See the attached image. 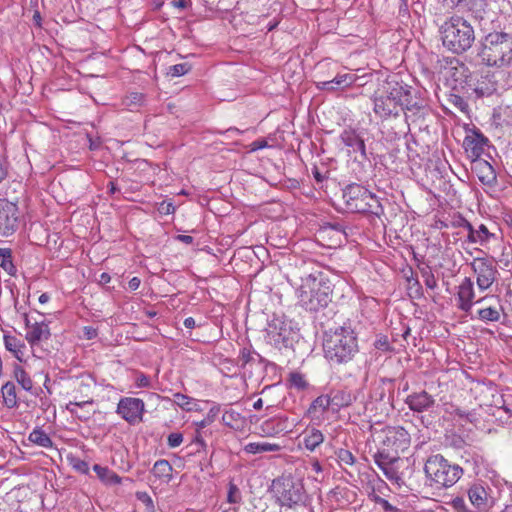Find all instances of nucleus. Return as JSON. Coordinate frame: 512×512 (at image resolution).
<instances>
[{"label":"nucleus","instance_id":"obj_60","mask_svg":"<svg viewBox=\"0 0 512 512\" xmlns=\"http://www.w3.org/2000/svg\"><path fill=\"white\" fill-rule=\"evenodd\" d=\"M379 468L383 471V473L387 479H389V480H398L399 479L398 472L395 468V464L385 465V466H381Z\"/></svg>","mask_w":512,"mask_h":512},{"label":"nucleus","instance_id":"obj_54","mask_svg":"<svg viewBox=\"0 0 512 512\" xmlns=\"http://www.w3.org/2000/svg\"><path fill=\"white\" fill-rule=\"evenodd\" d=\"M70 464L72 465L73 469H75L77 472L84 475L89 474V465L85 460H82L78 457H72L70 458Z\"/></svg>","mask_w":512,"mask_h":512},{"label":"nucleus","instance_id":"obj_6","mask_svg":"<svg viewBox=\"0 0 512 512\" xmlns=\"http://www.w3.org/2000/svg\"><path fill=\"white\" fill-rule=\"evenodd\" d=\"M343 199L346 208L353 213H369L380 217L384 213L378 197L366 187L351 183L343 189Z\"/></svg>","mask_w":512,"mask_h":512},{"label":"nucleus","instance_id":"obj_32","mask_svg":"<svg viewBox=\"0 0 512 512\" xmlns=\"http://www.w3.org/2000/svg\"><path fill=\"white\" fill-rule=\"evenodd\" d=\"M330 408L332 409V404L330 401L329 393L322 394V395L318 396L317 398H315L311 402V404L307 410V415L309 417H311L312 419H314V418L319 419L320 416L323 415Z\"/></svg>","mask_w":512,"mask_h":512},{"label":"nucleus","instance_id":"obj_45","mask_svg":"<svg viewBox=\"0 0 512 512\" xmlns=\"http://www.w3.org/2000/svg\"><path fill=\"white\" fill-rule=\"evenodd\" d=\"M339 465L343 468L345 465L352 466L356 462V458L350 450L340 448L336 452Z\"/></svg>","mask_w":512,"mask_h":512},{"label":"nucleus","instance_id":"obj_43","mask_svg":"<svg viewBox=\"0 0 512 512\" xmlns=\"http://www.w3.org/2000/svg\"><path fill=\"white\" fill-rule=\"evenodd\" d=\"M409 272L410 275H406L409 296L412 298H420L422 296V286L418 279L414 277V272L411 268Z\"/></svg>","mask_w":512,"mask_h":512},{"label":"nucleus","instance_id":"obj_10","mask_svg":"<svg viewBox=\"0 0 512 512\" xmlns=\"http://www.w3.org/2000/svg\"><path fill=\"white\" fill-rule=\"evenodd\" d=\"M505 72L498 70L495 72H483L473 84L472 90L477 97H489L498 91L499 88L512 86L510 79L504 80Z\"/></svg>","mask_w":512,"mask_h":512},{"label":"nucleus","instance_id":"obj_64","mask_svg":"<svg viewBox=\"0 0 512 512\" xmlns=\"http://www.w3.org/2000/svg\"><path fill=\"white\" fill-rule=\"evenodd\" d=\"M150 384H151L150 378L147 375H145L144 373L137 374L136 379H135V385L138 388L149 387Z\"/></svg>","mask_w":512,"mask_h":512},{"label":"nucleus","instance_id":"obj_29","mask_svg":"<svg viewBox=\"0 0 512 512\" xmlns=\"http://www.w3.org/2000/svg\"><path fill=\"white\" fill-rule=\"evenodd\" d=\"M13 377L25 391L30 392L32 395L39 397L43 392L42 388H35L33 386V381L29 374L18 364L13 366Z\"/></svg>","mask_w":512,"mask_h":512},{"label":"nucleus","instance_id":"obj_4","mask_svg":"<svg viewBox=\"0 0 512 512\" xmlns=\"http://www.w3.org/2000/svg\"><path fill=\"white\" fill-rule=\"evenodd\" d=\"M442 44L455 54L467 51L475 40L473 27L461 17H452L440 28Z\"/></svg>","mask_w":512,"mask_h":512},{"label":"nucleus","instance_id":"obj_14","mask_svg":"<svg viewBox=\"0 0 512 512\" xmlns=\"http://www.w3.org/2000/svg\"><path fill=\"white\" fill-rule=\"evenodd\" d=\"M291 327L280 319H273L267 328V341L277 349L289 348L293 345Z\"/></svg>","mask_w":512,"mask_h":512},{"label":"nucleus","instance_id":"obj_47","mask_svg":"<svg viewBox=\"0 0 512 512\" xmlns=\"http://www.w3.org/2000/svg\"><path fill=\"white\" fill-rule=\"evenodd\" d=\"M474 237L475 240L472 243L483 245L487 243L491 237H494V234L491 233L484 224H480L479 227L475 229Z\"/></svg>","mask_w":512,"mask_h":512},{"label":"nucleus","instance_id":"obj_26","mask_svg":"<svg viewBox=\"0 0 512 512\" xmlns=\"http://www.w3.org/2000/svg\"><path fill=\"white\" fill-rule=\"evenodd\" d=\"M468 497L478 512L488 511L490 507L488 493L481 484L475 483L471 485L468 489Z\"/></svg>","mask_w":512,"mask_h":512},{"label":"nucleus","instance_id":"obj_21","mask_svg":"<svg viewBox=\"0 0 512 512\" xmlns=\"http://www.w3.org/2000/svg\"><path fill=\"white\" fill-rule=\"evenodd\" d=\"M341 141L347 148L349 157L354 158H367L364 140L353 130H344L341 133Z\"/></svg>","mask_w":512,"mask_h":512},{"label":"nucleus","instance_id":"obj_7","mask_svg":"<svg viewBox=\"0 0 512 512\" xmlns=\"http://www.w3.org/2000/svg\"><path fill=\"white\" fill-rule=\"evenodd\" d=\"M272 493L280 507L297 509L306 506L308 495L304 485L292 476H281L273 480Z\"/></svg>","mask_w":512,"mask_h":512},{"label":"nucleus","instance_id":"obj_48","mask_svg":"<svg viewBox=\"0 0 512 512\" xmlns=\"http://www.w3.org/2000/svg\"><path fill=\"white\" fill-rule=\"evenodd\" d=\"M220 410H221L220 405L219 404H214L209 409V411H208L207 415L205 416V418L197 423V426L199 428H205L206 426H208L211 423H213L216 420V418L218 417V415L220 413Z\"/></svg>","mask_w":512,"mask_h":512},{"label":"nucleus","instance_id":"obj_27","mask_svg":"<svg viewBox=\"0 0 512 512\" xmlns=\"http://www.w3.org/2000/svg\"><path fill=\"white\" fill-rule=\"evenodd\" d=\"M329 396L333 412L352 405L357 399L356 395L347 388L333 389L330 391Z\"/></svg>","mask_w":512,"mask_h":512},{"label":"nucleus","instance_id":"obj_13","mask_svg":"<svg viewBox=\"0 0 512 512\" xmlns=\"http://www.w3.org/2000/svg\"><path fill=\"white\" fill-rule=\"evenodd\" d=\"M394 391V379L380 378L371 387L369 404H379L382 411H388L389 408H393Z\"/></svg>","mask_w":512,"mask_h":512},{"label":"nucleus","instance_id":"obj_56","mask_svg":"<svg viewBox=\"0 0 512 512\" xmlns=\"http://www.w3.org/2000/svg\"><path fill=\"white\" fill-rule=\"evenodd\" d=\"M346 228H347L346 225L343 222H339V221L325 222L322 225V229H324V230H327V229L333 230L335 232L343 234L345 236V238L347 237Z\"/></svg>","mask_w":512,"mask_h":512},{"label":"nucleus","instance_id":"obj_39","mask_svg":"<svg viewBox=\"0 0 512 512\" xmlns=\"http://www.w3.org/2000/svg\"><path fill=\"white\" fill-rule=\"evenodd\" d=\"M0 267L10 276H16L17 268L13 263L12 250L0 248Z\"/></svg>","mask_w":512,"mask_h":512},{"label":"nucleus","instance_id":"obj_31","mask_svg":"<svg viewBox=\"0 0 512 512\" xmlns=\"http://www.w3.org/2000/svg\"><path fill=\"white\" fill-rule=\"evenodd\" d=\"M488 300H493L494 304L478 309L477 317L484 322H497L500 319V312L503 308L498 298L488 297Z\"/></svg>","mask_w":512,"mask_h":512},{"label":"nucleus","instance_id":"obj_22","mask_svg":"<svg viewBox=\"0 0 512 512\" xmlns=\"http://www.w3.org/2000/svg\"><path fill=\"white\" fill-rule=\"evenodd\" d=\"M405 403L413 412H431L436 405V400L427 391L414 392L407 396Z\"/></svg>","mask_w":512,"mask_h":512},{"label":"nucleus","instance_id":"obj_38","mask_svg":"<svg viewBox=\"0 0 512 512\" xmlns=\"http://www.w3.org/2000/svg\"><path fill=\"white\" fill-rule=\"evenodd\" d=\"M28 440L31 443L42 448L53 447V441L51 440L49 435L39 427L33 429V431L28 436Z\"/></svg>","mask_w":512,"mask_h":512},{"label":"nucleus","instance_id":"obj_30","mask_svg":"<svg viewBox=\"0 0 512 512\" xmlns=\"http://www.w3.org/2000/svg\"><path fill=\"white\" fill-rule=\"evenodd\" d=\"M51 336L48 325L44 322H35L26 333V340L31 346L39 344L41 341L48 340Z\"/></svg>","mask_w":512,"mask_h":512},{"label":"nucleus","instance_id":"obj_63","mask_svg":"<svg viewBox=\"0 0 512 512\" xmlns=\"http://www.w3.org/2000/svg\"><path fill=\"white\" fill-rule=\"evenodd\" d=\"M450 504L456 512H468L466 503L462 497H455Z\"/></svg>","mask_w":512,"mask_h":512},{"label":"nucleus","instance_id":"obj_1","mask_svg":"<svg viewBox=\"0 0 512 512\" xmlns=\"http://www.w3.org/2000/svg\"><path fill=\"white\" fill-rule=\"evenodd\" d=\"M324 356L331 365H345L353 361L359 352L355 332L348 327H337L325 333Z\"/></svg>","mask_w":512,"mask_h":512},{"label":"nucleus","instance_id":"obj_49","mask_svg":"<svg viewBox=\"0 0 512 512\" xmlns=\"http://www.w3.org/2000/svg\"><path fill=\"white\" fill-rule=\"evenodd\" d=\"M227 501L231 504H239L242 501L241 491L233 481L228 483Z\"/></svg>","mask_w":512,"mask_h":512},{"label":"nucleus","instance_id":"obj_19","mask_svg":"<svg viewBox=\"0 0 512 512\" xmlns=\"http://www.w3.org/2000/svg\"><path fill=\"white\" fill-rule=\"evenodd\" d=\"M475 291L474 282L470 277H465L457 287V308L465 313H470L475 303H486L488 297H482L481 299L474 301Z\"/></svg>","mask_w":512,"mask_h":512},{"label":"nucleus","instance_id":"obj_59","mask_svg":"<svg viewBox=\"0 0 512 512\" xmlns=\"http://www.w3.org/2000/svg\"><path fill=\"white\" fill-rule=\"evenodd\" d=\"M183 442V435L179 432L170 433L167 437V444L170 448H175Z\"/></svg>","mask_w":512,"mask_h":512},{"label":"nucleus","instance_id":"obj_42","mask_svg":"<svg viewBox=\"0 0 512 512\" xmlns=\"http://www.w3.org/2000/svg\"><path fill=\"white\" fill-rule=\"evenodd\" d=\"M451 411H447L454 418H458V420L463 421L465 423H474L477 421V416L474 411H467L460 407H451Z\"/></svg>","mask_w":512,"mask_h":512},{"label":"nucleus","instance_id":"obj_53","mask_svg":"<svg viewBox=\"0 0 512 512\" xmlns=\"http://www.w3.org/2000/svg\"><path fill=\"white\" fill-rule=\"evenodd\" d=\"M373 345H374L375 349L385 352V353L394 351L393 347L390 345L388 337L385 335L377 336Z\"/></svg>","mask_w":512,"mask_h":512},{"label":"nucleus","instance_id":"obj_18","mask_svg":"<svg viewBox=\"0 0 512 512\" xmlns=\"http://www.w3.org/2000/svg\"><path fill=\"white\" fill-rule=\"evenodd\" d=\"M19 225L18 207L6 199H0V236L8 237Z\"/></svg>","mask_w":512,"mask_h":512},{"label":"nucleus","instance_id":"obj_55","mask_svg":"<svg viewBox=\"0 0 512 512\" xmlns=\"http://www.w3.org/2000/svg\"><path fill=\"white\" fill-rule=\"evenodd\" d=\"M174 397V403L177 404L180 408L186 411H191L192 407L190 406L192 402V398L188 397L187 395H184L182 393H175L173 395Z\"/></svg>","mask_w":512,"mask_h":512},{"label":"nucleus","instance_id":"obj_5","mask_svg":"<svg viewBox=\"0 0 512 512\" xmlns=\"http://www.w3.org/2000/svg\"><path fill=\"white\" fill-rule=\"evenodd\" d=\"M479 57L488 66H512V37L504 32L488 34Z\"/></svg>","mask_w":512,"mask_h":512},{"label":"nucleus","instance_id":"obj_23","mask_svg":"<svg viewBox=\"0 0 512 512\" xmlns=\"http://www.w3.org/2000/svg\"><path fill=\"white\" fill-rule=\"evenodd\" d=\"M471 170L477 175L479 181L488 186L497 183L498 162H468Z\"/></svg>","mask_w":512,"mask_h":512},{"label":"nucleus","instance_id":"obj_41","mask_svg":"<svg viewBox=\"0 0 512 512\" xmlns=\"http://www.w3.org/2000/svg\"><path fill=\"white\" fill-rule=\"evenodd\" d=\"M94 403V400L91 398V399H88V400H85V401H70L67 405H66V410L69 411V413L72 415V416H75L76 418H78L79 420L81 421H85V420H88L90 418V415H79L78 411H77V407L79 408H84L85 406L87 405H92Z\"/></svg>","mask_w":512,"mask_h":512},{"label":"nucleus","instance_id":"obj_25","mask_svg":"<svg viewBox=\"0 0 512 512\" xmlns=\"http://www.w3.org/2000/svg\"><path fill=\"white\" fill-rule=\"evenodd\" d=\"M356 80V76L351 73L337 74L328 81L316 82V87L323 91H337L350 87Z\"/></svg>","mask_w":512,"mask_h":512},{"label":"nucleus","instance_id":"obj_46","mask_svg":"<svg viewBox=\"0 0 512 512\" xmlns=\"http://www.w3.org/2000/svg\"><path fill=\"white\" fill-rule=\"evenodd\" d=\"M289 382L291 387L297 390H306L309 387V383L305 379V376L300 372H291L289 375Z\"/></svg>","mask_w":512,"mask_h":512},{"label":"nucleus","instance_id":"obj_20","mask_svg":"<svg viewBox=\"0 0 512 512\" xmlns=\"http://www.w3.org/2000/svg\"><path fill=\"white\" fill-rule=\"evenodd\" d=\"M357 167L353 168L360 181H373L375 184L381 182L387 174L384 162H355Z\"/></svg>","mask_w":512,"mask_h":512},{"label":"nucleus","instance_id":"obj_50","mask_svg":"<svg viewBox=\"0 0 512 512\" xmlns=\"http://www.w3.org/2000/svg\"><path fill=\"white\" fill-rule=\"evenodd\" d=\"M326 162H321V166L313 165L312 174L318 184L328 179L329 169Z\"/></svg>","mask_w":512,"mask_h":512},{"label":"nucleus","instance_id":"obj_40","mask_svg":"<svg viewBox=\"0 0 512 512\" xmlns=\"http://www.w3.org/2000/svg\"><path fill=\"white\" fill-rule=\"evenodd\" d=\"M172 470L173 468L167 460L160 459L154 463L152 473L159 479L165 478L167 481H170L172 478Z\"/></svg>","mask_w":512,"mask_h":512},{"label":"nucleus","instance_id":"obj_52","mask_svg":"<svg viewBox=\"0 0 512 512\" xmlns=\"http://www.w3.org/2000/svg\"><path fill=\"white\" fill-rule=\"evenodd\" d=\"M191 70V65L188 63L175 64L169 67L168 75L172 77H180L187 74Z\"/></svg>","mask_w":512,"mask_h":512},{"label":"nucleus","instance_id":"obj_58","mask_svg":"<svg viewBox=\"0 0 512 512\" xmlns=\"http://www.w3.org/2000/svg\"><path fill=\"white\" fill-rule=\"evenodd\" d=\"M157 210L162 215H170L175 212L176 208L171 201L164 200L158 204Z\"/></svg>","mask_w":512,"mask_h":512},{"label":"nucleus","instance_id":"obj_36","mask_svg":"<svg viewBox=\"0 0 512 512\" xmlns=\"http://www.w3.org/2000/svg\"><path fill=\"white\" fill-rule=\"evenodd\" d=\"M1 393L3 397V404L7 408L12 409L18 407L16 386L12 381H8L2 386Z\"/></svg>","mask_w":512,"mask_h":512},{"label":"nucleus","instance_id":"obj_17","mask_svg":"<svg viewBox=\"0 0 512 512\" xmlns=\"http://www.w3.org/2000/svg\"><path fill=\"white\" fill-rule=\"evenodd\" d=\"M464 148L472 157V160H485L483 157L493 160L492 152L495 149L490 146L488 139L481 133H473L464 139Z\"/></svg>","mask_w":512,"mask_h":512},{"label":"nucleus","instance_id":"obj_11","mask_svg":"<svg viewBox=\"0 0 512 512\" xmlns=\"http://www.w3.org/2000/svg\"><path fill=\"white\" fill-rule=\"evenodd\" d=\"M402 110L405 112V118L409 126L413 125L419 130L428 127L425 120L430 114V109L424 100L412 97L409 87L408 95L403 97V101H401Z\"/></svg>","mask_w":512,"mask_h":512},{"label":"nucleus","instance_id":"obj_15","mask_svg":"<svg viewBox=\"0 0 512 512\" xmlns=\"http://www.w3.org/2000/svg\"><path fill=\"white\" fill-rule=\"evenodd\" d=\"M410 441V434L403 427H387L383 430L381 445L385 447V450H390L399 455L400 452L409 448Z\"/></svg>","mask_w":512,"mask_h":512},{"label":"nucleus","instance_id":"obj_8","mask_svg":"<svg viewBox=\"0 0 512 512\" xmlns=\"http://www.w3.org/2000/svg\"><path fill=\"white\" fill-rule=\"evenodd\" d=\"M406 95H408V86L397 82L389 83L386 92L374 99L375 114L381 118L397 116L401 111V101Z\"/></svg>","mask_w":512,"mask_h":512},{"label":"nucleus","instance_id":"obj_33","mask_svg":"<svg viewBox=\"0 0 512 512\" xmlns=\"http://www.w3.org/2000/svg\"><path fill=\"white\" fill-rule=\"evenodd\" d=\"M4 345L5 348L11 352L16 359H18L20 362L24 361L26 345L22 340L12 335H4Z\"/></svg>","mask_w":512,"mask_h":512},{"label":"nucleus","instance_id":"obj_9","mask_svg":"<svg viewBox=\"0 0 512 512\" xmlns=\"http://www.w3.org/2000/svg\"><path fill=\"white\" fill-rule=\"evenodd\" d=\"M410 170L417 181L423 184L435 185L453 172L449 162H411Z\"/></svg>","mask_w":512,"mask_h":512},{"label":"nucleus","instance_id":"obj_44","mask_svg":"<svg viewBox=\"0 0 512 512\" xmlns=\"http://www.w3.org/2000/svg\"><path fill=\"white\" fill-rule=\"evenodd\" d=\"M255 353L256 352L252 351L250 348H242L238 356L239 366L243 369H247L248 366H252V364L256 363Z\"/></svg>","mask_w":512,"mask_h":512},{"label":"nucleus","instance_id":"obj_57","mask_svg":"<svg viewBox=\"0 0 512 512\" xmlns=\"http://www.w3.org/2000/svg\"><path fill=\"white\" fill-rule=\"evenodd\" d=\"M422 277L424 278V283L427 288L431 290L437 288V280L429 268L422 270Z\"/></svg>","mask_w":512,"mask_h":512},{"label":"nucleus","instance_id":"obj_61","mask_svg":"<svg viewBox=\"0 0 512 512\" xmlns=\"http://www.w3.org/2000/svg\"><path fill=\"white\" fill-rule=\"evenodd\" d=\"M137 498L146 505L147 512H154L153 500L146 492H138Z\"/></svg>","mask_w":512,"mask_h":512},{"label":"nucleus","instance_id":"obj_51","mask_svg":"<svg viewBox=\"0 0 512 512\" xmlns=\"http://www.w3.org/2000/svg\"><path fill=\"white\" fill-rule=\"evenodd\" d=\"M240 418V413L234 410H229L225 411L223 414L222 421L226 426L230 428H238L237 422L240 420Z\"/></svg>","mask_w":512,"mask_h":512},{"label":"nucleus","instance_id":"obj_35","mask_svg":"<svg viewBox=\"0 0 512 512\" xmlns=\"http://www.w3.org/2000/svg\"><path fill=\"white\" fill-rule=\"evenodd\" d=\"M281 446L269 442H251L244 446V451L249 454H262L266 452H278Z\"/></svg>","mask_w":512,"mask_h":512},{"label":"nucleus","instance_id":"obj_62","mask_svg":"<svg viewBox=\"0 0 512 512\" xmlns=\"http://www.w3.org/2000/svg\"><path fill=\"white\" fill-rule=\"evenodd\" d=\"M467 219L463 217L460 213H455L450 221V226L454 228H464V226L467 224Z\"/></svg>","mask_w":512,"mask_h":512},{"label":"nucleus","instance_id":"obj_37","mask_svg":"<svg viewBox=\"0 0 512 512\" xmlns=\"http://www.w3.org/2000/svg\"><path fill=\"white\" fill-rule=\"evenodd\" d=\"M374 462L378 467L396 464L400 457L397 453L390 450H385V447L381 445L378 452L374 454Z\"/></svg>","mask_w":512,"mask_h":512},{"label":"nucleus","instance_id":"obj_12","mask_svg":"<svg viewBox=\"0 0 512 512\" xmlns=\"http://www.w3.org/2000/svg\"><path fill=\"white\" fill-rule=\"evenodd\" d=\"M471 268L476 274V283L481 291L489 289L497 280L498 269L493 257L474 258Z\"/></svg>","mask_w":512,"mask_h":512},{"label":"nucleus","instance_id":"obj_2","mask_svg":"<svg viewBox=\"0 0 512 512\" xmlns=\"http://www.w3.org/2000/svg\"><path fill=\"white\" fill-rule=\"evenodd\" d=\"M333 286L323 272L310 273L297 290L299 304L307 311L317 312L332 301Z\"/></svg>","mask_w":512,"mask_h":512},{"label":"nucleus","instance_id":"obj_3","mask_svg":"<svg viewBox=\"0 0 512 512\" xmlns=\"http://www.w3.org/2000/svg\"><path fill=\"white\" fill-rule=\"evenodd\" d=\"M424 472L430 486L447 489L459 481L463 475V468L451 463L441 454H434L426 459Z\"/></svg>","mask_w":512,"mask_h":512},{"label":"nucleus","instance_id":"obj_24","mask_svg":"<svg viewBox=\"0 0 512 512\" xmlns=\"http://www.w3.org/2000/svg\"><path fill=\"white\" fill-rule=\"evenodd\" d=\"M290 422L286 416H275L264 420L260 424V431L266 437H273L277 434L288 432L290 429Z\"/></svg>","mask_w":512,"mask_h":512},{"label":"nucleus","instance_id":"obj_28","mask_svg":"<svg viewBox=\"0 0 512 512\" xmlns=\"http://www.w3.org/2000/svg\"><path fill=\"white\" fill-rule=\"evenodd\" d=\"M300 446L313 452L324 442L323 433L312 427H307L300 435Z\"/></svg>","mask_w":512,"mask_h":512},{"label":"nucleus","instance_id":"obj_34","mask_svg":"<svg viewBox=\"0 0 512 512\" xmlns=\"http://www.w3.org/2000/svg\"><path fill=\"white\" fill-rule=\"evenodd\" d=\"M93 470L97 474L99 480L105 485H118L122 481L121 477L117 473L106 466L94 464Z\"/></svg>","mask_w":512,"mask_h":512},{"label":"nucleus","instance_id":"obj_16","mask_svg":"<svg viewBox=\"0 0 512 512\" xmlns=\"http://www.w3.org/2000/svg\"><path fill=\"white\" fill-rule=\"evenodd\" d=\"M144 412V401L133 397L121 398L116 409V413L131 425L142 422Z\"/></svg>","mask_w":512,"mask_h":512}]
</instances>
